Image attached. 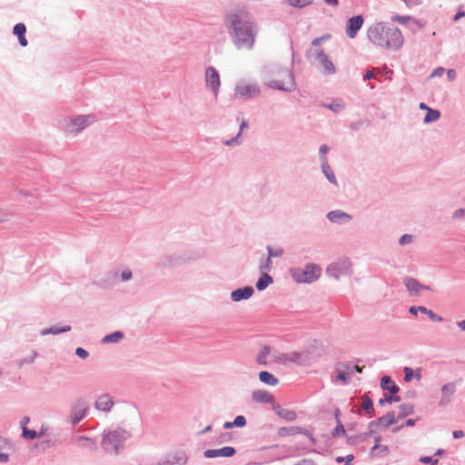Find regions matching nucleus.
Returning a JSON list of instances; mask_svg holds the SVG:
<instances>
[{
    "label": "nucleus",
    "instance_id": "obj_1",
    "mask_svg": "<svg viewBox=\"0 0 465 465\" xmlns=\"http://www.w3.org/2000/svg\"><path fill=\"white\" fill-rule=\"evenodd\" d=\"M226 25L231 41L238 50H252L259 34V26L247 12L235 11L226 17Z\"/></svg>",
    "mask_w": 465,
    "mask_h": 465
},
{
    "label": "nucleus",
    "instance_id": "obj_2",
    "mask_svg": "<svg viewBox=\"0 0 465 465\" xmlns=\"http://www.w3.org/2000/svg\"><path fill=\"white\" fill-rule=\"evenodd\" d=\"M367 36L372 44L391 51L399 50L403 45L401 30L396 26L385 25L383 23L371 25Z\"/></svg>",
    "mask_w": 465,
    "mask_h": 465
},
{
    "label": "nucleus",
    "instance_id": "obj_3",
    "mask_svg": "<svg viewBox=\"0 0 465 465\" xmlns=\"http://www.w3.org/2000/svg\"><path fill=\"white\" fill-rule=\"evenodd\" d=\"M129 430L116 428L104 430L101 441V447L104 452L111 456H118L125 449V442L131 438Z\"/></svg>",
    "mask_w": 465,
    "mask_h": 465
},
{
    "label": "nucleus",
    "instance_id": "obj_4",
    "mask_svg": "<svg viewBox=\"0 0 465 465\" xmlns=\"http://www.w3.org/2000/svg\"><path fill=\"white\" fill-rule=\"evenodd\" d=\"M269 72L271 75L264 77L266 85L288 93L295 90L296 84L292 71L279 66H272Z\"/></svg>",
    "mask_w": 465,
    "mask_h": 465
},
{
    "label": "nucleus",
    "instance_id": "obj_5",
    "mask_svg": "<svg viewBox=\"0 0 465 465\" xmlns=\"http://www.w3.org/2000/svg\"><path fill=\"white\" fill-rule=\"evenodd\" d=\"M289 272L292 280L297 283H312L322 274L321 267L315 263H307L304 268L292 267Z\"/></svg>",
    "mask_w": 465,
    "mask_h": 465
},
{
    "label": "nucleus",
    "instance_id": "obj_6",
    "mask_svg": "<svg viewBox=\"0 0 465 465\" xmlns=\"http://www.w3.org/2000/svg\"><path fill=\"white\" fill-rule=\"evenodd\" d=\"M307 58L322 66V73L326 75H332L336 68L327 54L322 48H310L306 54Z\"/></svg>",
    "mask_w": 465,
    "mask_h": 465
},
{
    "label": "nucleus",
    "instance_id": "obj_7",
    "mask_svg": "<svg viewBox=\"0 0 465 465\" xmlns=\"http://www.w3.org/2000/svg\"><path fill=\"white\" fill-rule=\"evenodd\" d=\"M90 118H60L59 127L67 136H75L91 124Z\"/></svg>",
    "mask_w": 465,
    "mask_h": 465
},
{
    "label": "nucleus",
    "instance_id": "obj_8",
    "mask_svg": "<svg viewBox=\"0 0 465 465\" xmlns=\"http://www.w3.org/2000/svg\"><path fill=\"white\" fill-rule=\"evenodd\" d=\"M261 89L254 81L242 79L238 81L234 87V96L238 99H252L260 94Z\"/></svg>",
    "mask_w": 465,
    "mask_h": 465
},
{
    "label": "nucleus",
    "instance_id": "obj_9",
    "mask_svg": "<svg viewBox=\"0 0 465 465\" xmlns=\"http://www.w3.org/2000/svg\"><path fill=\"white\" fill-rule=\"evenodd\" d=\"M326 273L335 280H340L342 276H350L352 274L351 262L347 258L341 259L330 264L326 269Z\"/></svg>",
    "mask_w": 465,
    "mask_h": 465
},
{
    "label": "nucleus",
    "instance_id": "obj_10",
    "mask_svg": "<svg viewBox=\"0 0 465 465\" xmlns=\"http://www.w3.org/2000/svg\"><path fill=\"white\" fill-rule=\"evenodd\" d=\"M193 259V257L184 252H175L163 256L159 261V266L163 268L178 267L185 262L192 261Z\"/></svg>",
    "mask_w": 465,
    "mask_h": 465
},
{
    "label": "nucleus",
    "instance_id": "obj_11",
    "mask_svg": "<svg viewBox=\"0 0 465 465\" xmlns=\"http://www.w3.org/2000/svg\"><path fill=\"white\" fill-rule=\"evenodd\" d=\"M233 125L237 132L230 139L223 140L222 143L226 146H238L243 143V131L249 127V122L246 120L240 121L239 118H235V121L231 124Z\"/></svg>",
    "mask_w": 465,
    "mask_h": 465
},
{
    "label": "nucleus",
    "instance_id": "obj_12",
    "mask_svg": "<svg viewBox=\"0 0 465 465\" xmlns=\"http://www.w3.org/2000/svg\"><path fill=\"white\" fill-rule=\"evenodd\" d=\"M363 367H361L357 364H351L349 362L339 363L336 366L337 376L336 379L343 382V384H348L351 377L353 372L356 371L358 373H361Z\"/></svg>",
    "mask_w": 465,
    "mask_h": 465
},
{
    "label": "nucleus",
    "instance_id": "obj_13",
    "mask_svg": "<svg viewBox=\"0 0 465 465\" xmlns=\"http://www.w3.org/2000/svg\"><path fill=\"white\" fill-rule=\"evenodd\" d=\"M206 89L217 95L221 87V79L218 71L213 66H208L204 74Z\"/></svg>",
    "mask_w": 465,
    "mask_h": 465
},
{
    "label": "nucleus",
    "instance_id": "obj_14",
    "mask_svg": "<svg viewBox=\"0 0 465 465\" xmlns=\"http://www.w3.org/2000/svg\"><path fill=\"white\" fill-rule=\"evenodd\" d=\"M187 454L184 450H175L164 455L156 465H186Z\"/></svg>",
    "mask_w": 465,
    "mask_h": 465
},
{
    "label": "nucleus",
    "instance_id": "obj_15",
    "mask_svg": "<svg viewBox=\"0 0 465 465\" xmlns=\"http://www.w3.org/2000/svg\"><path fill=\"white\" fill-rule=\"evenodd\" d=\"M89 406L84 400H78L72 407L71 423L73 426L78 424L87 415Z\"/></svg>",
    "mask_w": 465,
    "mask_h": 465
},
{
    "label": "nucleus",
    "instance_id": "obj_16",
    "mask_svg": "<svg viewBox=\"0 0 465 465\" xmlns=\"http://www.w3.org/2000/svg\"><path fill=\"white\" fill-rule=\"evenodd\" d=\"M314 359L315 356L310 350H304L302 351L290 352L289 361L299 365H309L314 361Z\"/></svg>",
    "mask_w": 465,
    "mask_h": 465
},
{
    "label": "nucleus",
    "instance_id": "obj_17",
    "mask_svg": "<svg viewBox=\"0 0 465 465\" xmlns=\"http://www.w3.org/2000/svg\"><path fill=\"white\" fill-rule=\"evenodd\" d=\"M383 420H388L387 422L384 423V428H388L391 425H393L397 422V420L395 419L394 412L390 411L386 415L381 416V417L378 418L377 420L371 421L368 424L369 431L367 434L372 435L373 433H375L378 426H380V424H383Z\"/></svg>",
    "mask_w": 465,
    "mask_h": 465
},
{
    "label": "nucleus",
    "instance_id": "obj_18",
    "mask_svg": "<svg viewBox=\"0 0 465 465\" xmlns=\"http://www.w3.org/2000/svg\"><path fill=\"white\" fill-rule=\"evenodd\" d=\"M456 391V383L455 382H448L441 386L440 388V399L439 401L440 407H445L449 405L452 397Z\"/></svg>",
    "mask_w": 465,
    "mask_h": 465
},
{
    "label": "nucleus",
    "instance_id": "obj_19",
    "mask_svg": "<svg viewBox=\"0 0 465 465\" xmlns=\"http://www.w3.org/2000/svg\"><path fill=\"white\" fill-rule=\"evenodd\" d=\"M236 453L233 447L226 446L221 449H209L203 452V456L207 459H213L218 457H232Z\"/></svg>",
    "mask_w": 465,
    "mask_h": 465
},
{
    "label": "nucleus",
    "instance_id": "obj_20",
    "mask_svg": "<svg viewBox=\"0 0 465 465\" xmlns=\"http://www.w3.org/2000/svg\"><path fill=\"white\" fill-rule=\"evenodd\" d=\"M326 217L331 223L337 224H346L352 219L351 214L342 210L331 211L327 213Z\"/></svg>",
    "mask_w": 465,
    "mask_h": 465
},
{
    "label": "nucleus",
    "instance_id": "obj_21",
    "mask_svg": "<svg viewBox=\"0 0 465 465\" xmlns=\"http://www.w3.org/2000/svg\"><path fill=\"white\" fill-rule=\"evenodd\" d=\"M363 25L362 15H355L348 20L346 26V34L349 38L352 39L357 35L358 31Z\"/></svg>",
    "mask_w": 465,
    "mask_h": 465
},
{
    "label": "nucleus",
    "instance_id": "obj_22",
    "mask_svg": "<svg viewBox=\"0 0 465 465\" xmlns=\"http://www.w3.org/2000/svg\"><path fill=\"white\" fill-rule=\"evenodd\" d=\"M254 293V289L252 286H245L238 288L231 292V299L234 302L250 299Z\"/></svg>",
    "mask_w": 465,
    "mask_h": 465
},
{
    "label": "nucleus",
    "instance_id": "obj_23",
    "mask_svg": "<svg viewBox=\"0 0 465 465\" xmlns=\"http://www.w3.org/2000/svg\"><path fill=\"white\" fill-rule=\"evenodd\" d=\"M272 411L279 418H281L286 421H293L297 418V414L294 411L283 409L277 402L273 403Z\"/></svg>",
    "mask_w": 465,
    "mask_h": 465
},
{
    "label": "nucleus",
    "instance_id": "obj_24",
    "mask_svg": "<svg viewBox=\"0 0 465 465\" xmlns=\"http://www.w3.org/2000/svg\"><path fill=\"white\" fill-rule=\"evenodd\" d=\"M252 399L255 402L260 403H269L272 404V408L273 407V403H276L273 396L266 391L263 390H256L252 394Z\"/></svg>",
    "mask_w": 465,
    "mask_h": 465
},
{
    "label": "nucleus",
    "instance_id": "obj_25",
    "mask_svg": "<svg viewBox=\"0 0 465 465\" xmlns=\"http://www.w3.org/2000/svg\"><path fill=\"white\" fill-rule=\"evenodd\" d=\"M114 402L109 394H103L95 401V408L102 411H110Z\"/></svg>",
    "mask_w": 465,
    "mask_h": 465
},
{
    "label": "nucleus",
    "instance_id": "obj_26",
    "mask_svg": "<svg viewBox=\"0 0 465 465\" xmlns=\"http://www.w3.org/2000/svg\"><path fill=\"white\" fill-rule=\"evenodd\" d=\"M403 283L411 295H419L420 291L423 288V284H421L417 279L411 277H405Z\"/></svg>",
    "mask_w": 465,
    "mask_h": 465
},
{
    "label": "nucleus",
    "instance_id": "obj_27",
    "mask_svg": "<svg viewBox=\"0 0 465 465\" xmlns=\"http://www.w3.org/2000/svg\"><path fill=\"white\" fill-rule=\"evenodd\" d=\"M381 388L383 391H388L391 394H396L400 391V387L388 375L381 378Z\"/></svg>",
    "mask_w": 465,
    "mask_h": 465
},
{
    "label": "nucleus",
    "instance_id": "obj_28",
    "mask_svg": "<svg viewBox=\"0 0 465 465\" xmlns=\"http://www.w3.org/2000/svg\"><path fill=\"white\" fill-rule=\"evenodd\" d=\"M14 35H15L18 37V42L21 46L25 47L28 45V42L25 38V33H26V27L25 24L18 23L14 26L13 29Z\"/></svg>",
    "mask_w": 465,
    "mask_h": 465
},
{
    "label": "nucleus",
    "instance_id": "obj_29",
    "mask_svg": "<svg viewBox=\"0 0 465 465\" xmlns=\"http://www.w3.org/2000/svg\"><path fill=\"white\" fill-rule=\"evenodd\" d=\"M75 442L81 448L87 449L90 450H94L97 449L96 442L88 437L85 436H78L75 438Z\"/></svg>",
    "mask_w": 465,
    "mask_h": 465
},
{
    "label": "nucleus",
    "instance_id": "obj_30",
    "mask_svg": "<svg viewBox=\"0 0 465 465\" xmlns=\"http://www.w3.org/2000/svg\"><path fill=\"white\" fill-rule=\"evenodd\" d=\"M273 282V278L267 272L261 273L255 287L258 291H264L270 284Z\"/></svg>",
    "mask_w": 465,
    "mask_h": 465
},
{
    "label": "nucleus",
    "instance_id": "obj_31",
    "mask_svg": "<svg viewBox=\"0 0 465 465\" xmlns=\"http://www.w3.org/2000/svg\"><path fill=\"white\" fill-rule=\"evenodd\" d=\"M259 380L261 382L270 386H276L279 383L278 378L267 371H262L259 372Z\"/></svg>",
    "mask_w": 465,
    "mask_h": 465
},
{
    "label": "nucleus",
    "instance_id": "obj_32",
    "mask_svg": "<svg viewBox=\"0 0 465 465\" xmlns=\"http://www.w3.org/2000/svg\"><path fill=\"white\" fill-rule=\"evenodd\" d=\"M322 172L326 177V179L333 185L338 186V181L336 179V176L334 174V172L332 168L330 166V164L327 163H321Z\"/></svg>",
    "mask_w": 465,
    "mask_h": 465
},
{
    "label": "nucleus",
    "instance_id": "obj_33",
    "mask_svg": "<svg viewBox=\"0 0 465 465\" xmlns=\"http://www.w3.org/2000/svg\"><path fill=\"white\" fill-rule=\"evenodd\" d=\"M124 338V333L121 331H115L110 334L105 335L101 342L103 344L117 343Z\"/></svg>",
    "mask_w": 465,
    "mask_h": 465
},
{
    "label": "nucleus",
    "instance_id": "obj_34",
    "mask_svg": "<svg viewBox=\"0 0 465 465\" xmlns=\"http://www.w3.org/2000/svg\"><path fill=\"white\" fill-rule=\"evenodd\" d=\"M69 331H71L70 325H64L63 327L52 326L50 328L43 329L40 333L42 336H45L48 334L57 335L60 333L67 332Z\"/></svg>",
    "mask_w": 465,
    "mask_h": 465
},
{
    "label": "nucleus",
    "instance_id": "obj_35",
    "mask_svg": "<svg viewBox=\"0 0 465 465\" xmlns=\"http://www.w3.org/2000/svg\"><path fill=\"white\" fill-rule=\"evenodd\" d=\"M271 353V347L269 345L262 346V350L257 355L256 362L259 365L266 366L268 364L267 358Z\"/></svg>",
    "mask_w": 465,
    "mask_h": 465
},
{
    "label": "nucleus",
    "instance_id": "obj_36",
    "mask_svg": "<svg viewBox=\"0 0 465 465\" xmlns=\"http://www.w3.org/2000/svg\"><path fill=\"white\" fill-rule=\"evenodd\" d=\"M302 427L292 426V427H282L278 430V435L280 437H288L296 435L298 432H302Z\"/></svg>",
    "mask_w": 465,
    "mask_h": 465
},
{
    "label": "nucleus",
    "instance_id": "obj_37",
    "mask_svg": "<svg viewBox=\"0 0 465 465\" xmlns=\"http://www.w3.org/2000/svg\"><path fill=\"white\" fill-rule=\"evenodd\" d=\"M324 106L331 110L334 114H341L345 107V104L341 99H335L330 104H324Z\"/></svg>",
    "mask_w": 465,
    "mask_h": 465
},
{
    "label": "nucleus",
    "instance_id": "obj_38",
    "mask_svg": "<svg viewBox=\"0 0 465 465\" xmlns=\"http://www.w3.org/2000/svg\"><path fill=\"white\" fill-rule=\"evenodd\" d=\"M361 407H362V410L370 415V417H372L373 416V411H374V408H373V401L367 395V394H364L362 396V404H361Z\"/></svg>",
    "mask_w": 465,
    "mask_h": 465
},
{
    "label": "nucleus",
    "instance_id": "obj_39",
    "mask_svg": "<svg viewBox=\"0 0 465 465\" xmlns=\"http://www.w3.org/2000/svg\"><path fill=\"white\" fill-rule=\"evenodd\" d=\"M400 413L398 415V420H401L408 415H411L414 411V406L411 403H403L401 404L399 407Z\"/></svg>",
    "mask_w": 465,
    "mask_h": 465
},
{
    "label": "nucleus",
    "instance_id": "obj_40",
    "mask_svg": "<svg viewBox=\"0 0 465 465\" xmlns=\"http://www.w3.org/2000/svg\"><path fill=\"white\" fill-rule=\"evenodd\" d=\"M370 125V122L367 118L358 119L350 124V128L354 132L361 131Z\"/></svg>",
    "mask_w": 465,
    "mask_h": 465
},
{
    "label": "nucleus",
    "instance_id": "obj_41",
    "mask_svg": "<svg viewBox=\"0 0 465 465\" xmlns=\"http://www.w3.org/2000/svg\"><path fill=\"white\" fill-rule=\"evenodd\" d=\"M42 433H40V436ZM22 437L27 440H35L39 437L38 433L35 430H30L27 427H24L22 430Z\"/></svg>",
    "mask_w": 465,
    "mask_h": 465
},
{
    "label": "nucleus",
    "instance_id": "obj_42",
    "mask_svg": "<svg viewBox=\"0 0 465 465\" xmlns=\"http://www.w3.org/2000/svg\"><path fill=\"white\" fill-rule=\"evenodd\" d=\"M389 452V448L386 445H381V444H375L371 449V455H377L381 453V455H385Z\"/></svg>",
    "mask_w": 465,
    "mask_h": 465
},
{
    "label": "nucleus",
    "instance_id": "obj_43",
    "mask_svg": "<svg viewBox=\"0 0 465 465\" xmlns=\"http://www.w3.org/2000/svg\"><path fill=\"white\" fill-rule=\"evenodd\" d=\"M288 4L293 7L302 8L313 3V0H287Z\"/></svg>",
    "mask_w": 465,
    "mask_h": 465
},
{
    "label": "nucleus",
    "instance_id": "obj_44",
    "mask_svg": "<svg viewBox=\"0 0 465 465\" xmlns=\"http://www.w3.org/2000/svg\"><path fill=\"white\" fill-rule=\"evenodd\" d=\"M346 434V430L344 429V426L342 425L341 420H338L336 427L333 429L331 435L332 437H340L344 436Z\"/></svg>",
    "mask_w": 465,
    "mask_h": 465
},
{
    "label": "nucleus",
    "instance_id": "obj_45",
    "mask_svg": "<svg viewBox=\"0 0 465 465\" xmlns=\"http://www.w3.org/2000/svg\"><path fill=\"white\" fill-rule=\"evenodd\" d=\"M272 259H270V257H267L264 261H262L259 265V270H260L261 273H263V272L268 273V272L271 271V269H272Z\"/></svg>",
    "mask_w": 465,
    "mask_h": 465
},
{
    "label": "nucleus",
    "instance_id": "obj_46",
    "mask_svg": "<svg viewBox=\"0 0 465 465\" xmlns=\"http://www.w3.org/2000/svg\"><path fill=\"white\" fill-rule=\"evenodd\" d=\"M329 151H330V148L327 144H322L320 146L319 157H320L321 163L328 162L326 154L329 153Z\"/></svg>",
    "mask_w": 465,
    "mask_h": 465
},
{
    "label": "nucleus",
    "instance_id": "obj_47",
    "mask_svg": "<svg viewBox=\"0 0 465 465\" xmlns=\"http://www.w3.org/2000/svg\"><path fill=\"white\" fill-rule=\"evenodd\" d=\"M414 240V236L410 233H405L401 235L399 239V245L405 246L407 244H411Z\"/></svg>",
    "mask_w": 465,
    "mask_h": 465
},
{
    "label": "nucleus",
    "instance_id": "obj_48",
    "mask_svg": "<svg viewBox=\"0 0 465 465\" xmlns=\"http://www.w3.org/2000/svg\"><path fill=\"white\" fill-rule=\"evenodd\" d=\"M13 216L11 211L0 208V223L8 222Z\"/></svg>",
    "mask_w": 465,
    "mask_h": 465
},
{
    "label": "nucleus",
    "instance_id": "obj_49",
    "mask_svg": "<svg viewBox=\"0 0 465 465\" xmlns=\"http://www.w3.org/2000/svg\"><path fill=\"white\" fill-rule=\"evenodd\" d=\"M266 249L270 259L272 257H281L283 254V250L282 248L273 249L271 246H267Z\"/></svg>",
    "mask_w": 465,
    "mask_h": 465
},
{
    "label": "nucleus",
    "instance_id": "obj_50",
    "mask_svg": "<svg viewBox=\"0 0 465 465\" xmlns=\"http://www.w3.org/2000/svg\"><path fill=\"white\" fill-rule=\"evenodd\" d=\"M273 357L276 362L285 364L286 362H289L290 352L273 354Z\"/></svg>",
    "mask_w": 465,
    "mask_h": 465
},
{
    "label": "nucleus",
    "instance_id": "obj_51",
    "mask_svg": "<svg viewBox=\"0 0 465 465\" xmlns=\"http://www.w3.org/2000/svg\"><path fill=\"white\" fill-rule=\"evenodd\" d=\"M354 460V456L352 454H349L346 457L338 456L335 459L337 463L344 462L345 465H351V461Z\"/></svg>",
    "mask_w": 465,
    "mask_h": 465
},
{
    "label": "nucleus",
    "instance_id": "obj_52",
    "mask_svg": "<svg viewBox=\"0 0 465 465\" xmlns=\"http://www.w3.org/2000/svg\"><path fill=\"white\" fill-rule=\"evenodd\" d=\"M404 372V381L406 382L411 381V380L414 378V370L411 367H404L403 369Z\"/></svg>",
    "mask_w": 465,
    "mask_h": 465
},
{
    "label": "nucleus",
    "instance_id": "obj_53",
    "mask_svg": "<svg viewBox=\"0 0 465 465\" xmlns=\"http://www.w3.org/2000/svg\"><path fill=\"white\" fill-rule=\"evenodd\" d=\"M391 20H392L393 22H397V23H399V24H401V25H405V24H407L410 20H411V16H410V15H397L393 16V17L391 18Z\"/></svg>",
    "mask_w": 465,
    "mask_h": 465
},
{
    "label": "nucleus",
    "instance_id": "obj_54",
    "mask_svg": "<svg viewBox=\"0 0 465 465\" xmlns=\"http://www.w3.org/2000/svg\"><path fill=\"white\" fill-rule=\"evenodd\" d=\"M245 425H246V419L244 416L238 415L234 418V420H233L234 427L242 428V427H244Z\"/></svg>",
    "mask_w": 465,
    "mask_h": 465
},
{
    "label": "nucleus",
    "instance_id": "obj_55",
    "mask_svg": "<svg viewBox=\"0 0 465 465\" xmlns=\"http://www.w3.org/2000/svg\"><path fill=\"white\" fill-rule=\"evenodd\" d=\"M37 356V352L33 351L32 354L29 357L24 358L19 361V366H23L24 364H29L34 362L35 359Z\"/></svg>",
    "mask_w": 465,
    "mask_h": 465
},
{
    "label": "nucleus",
    "instance_id": "obj_56",
    "mask_svg": "<svg viewBox=\"0 0 465 465\" xmlns=\"http://www.w3.org/2000/svg\"><path fill=\"white\" fill-rule=\"evenodd\" d=\"M420 461L424 464H430V465H438L439 460L433 459L430 456H423L420 459Z\"/></svg>",
    "mask_w": 465,
    "mask_h": 465
},
{
    "label": "nucleus",
    "instance_id": "obj_57",
    "mask_svg": "<svg viewBox=\"0 0 465 465\" xmlns=\"http://www.w3.org/2000/svg\"><path fill=\"white\" fill-rule=\"evenodd\" d=\"M232 440V436L228 432L221 433L217 439L218 443L223 444L229 442Z\"/></svg>",
    "mask_w": 465,
    "mask_h": 465
},
{
    "label": "nucleus",
    "instance_id": "obj_58",
    "mask_svg": "<svg viewBox=\"0 0 465 465\" xmlns=\"http://www.w3.org/2000/svg\"><path fill=\"white\" fill-rule=\"evenodd\" d=\"M75 354H76V356H78L79 358H81L83 360H85L89 356V352L82 347L76 348Z\"/></svg>",
    "mask_w": 465,
    "mask_h": 465
},
{
    "label": "nucleus",
    "instance_id": "obj_59",
    "mask_svg": "<svg viewBox=\"0 0 465 465\" xmlns=\"http://www.w3.org/2000/svg\"><path fill=\"white\" fill-rule=\"evenodd\" d=\"M328 38H329V35H323V36L317 37V38L313 39L312 42V48H319L321 44Z\"/></svg>",
    "mask_w": 465,
    "mask_h": 465
},
{
    "label": "nucleus",
    "instance_id": "obj_60",
    "mask_svg": "<svg viewBox=\"0 0 465 465\" xmlns=\"http://www.w3.org/2000/svg\"><path fill=\"white\" fill-rule=\"evenodd\" d=\"M426 315H428V317L433 322H440L443 321V318L441 316L434 313L431 310H428Z\"/></svg>",
    "mask_w": 465,
    "mask_h": 465
},
{
    "label": "nucleus",
    "instance_id": "obj_61",
    "mask_svg": "<svg viewBox=\"0 0 465 465\" xmlns=\"http://www.w3.org/2000/svg\"><path fill=\"white\" fill-rule=\"evenodd\" d=\"M464 216H465V209L464 208L457 209L452 213V219L453 220H460V219L463 218Z\"/></svg>",
    "mask_w": 465,
    "mask_h": 465
},
{
    "label": "nucleus",
    "instance_id": "obj_62",
    "mask_svg": "<svg viewBox=\"0 0 465 465\" xmlns=\"http://www.w3.org/2000/svg\"><path fill=\"white\" fill-rule=\"evenodd\" d=\"M445 73V69L443 67H437L433 70L430 78L440 77Z\"/></svg>",
    "mask_w": 465,
    "mask_h": 465
},
{
    "label": "nucleus",
    "instance_id": "obj_63",
    "mask_svg": "<svg viewBox=\"0 0 465 465\" xmlns=\"http://www.w3.org/2000/svg\"><path fill=\"white\" fill-rule=\"evenodd\" d=\"M133 278V272L130 270H125L121 273V280L123 282L130 281Z\"/></svg>",
    "mask_w": 465,
    "mask_h": 465
},
{
    "label": "nucleus",
    "instance_id": "obj_64",
    "mask_svg": "<svg viewBox=\"0 0 465 465\" xmlns=\"http://www.w3.org/2000/svg\"><path fill=\"white\" fill-rule=\"evenodd\" d=\"M445 72L447 73V77L450 82H452L456 79L457 73L454 69H449L447 71L445 70Z\"/></svg>",
    "mask_w": 465,
    "mask_h": 465
}]
</instances>
